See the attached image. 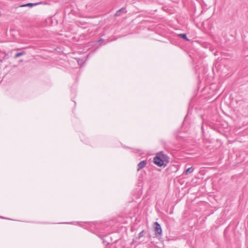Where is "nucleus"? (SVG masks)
<instances>
[{"label":"nucleus","mask_w":248,"mask_h":248,"mask_svg":"<svg viewBox=\"0 0 248 248\" xmlns=\"http://www.w3.org/2000/svg\"><path fill=\"white\" fill-rule=\"evenodd\" d=\"M193 170H194V168L192 167H191L185 170V173L186 175H188V174L191 173L193 171Z\"/></svg>","instance_id":"0eeeda50"},{"label":"nucleus","mask_w":248,"mask_h":248,"mask_svg":"<svg viewBox=\"0 0 248 248\" xmlns=\"http://www.w3.org/2000/svg\"><path fill=\"white\" fill-rule=\"evenodd\" d=\"M25 54H26V52L25 51H22V52H21L16 54L14 57H15V58L16 59V58H17L20 56H21Z\"/></svg>","instance_id":"1a4fd4ad"},{"label":"nucleus","mask_w":248,"mask_h":248,"mask_svg":"<svg viewBox=\"0 0 248 248\" xmlns=\"http://www.w3.org/2000/svg\"><path fill=\"white\" fill-rule=\"evenodd\" d=\"M178 36L185 39L186 41H189V40L187 37L186 34V33H180L178 34Z\"/></svg>","instance_id":"6e6552de"},{"label":"nucleus","mask_w":248,"mask_h":248,"mask_svg":"<svg viewBox=\"0 0 248 248\" xmlns=\"http://www.w3.org/2000/svg\"><path fill=\"white\" fill-rule=\"evenodd\" d=\"M154 231L155 235H161L162 233V229L160 225L157 222H155L154 223Z\"/></svg>","instance_id":"f03ea898"},{"label":"nucleus","mask_w":248,"mask_h":248,"mask_svg":"<svg viewBox=\"0 0 248 248\" xmlns=\"http://www.w3.org/2000/svg\"><path fill=\"white\" fill-rule=\"evenodd\" d=\"M124 12H125V13H126V11H125V9H124V8H121V9H120V10H118V11L116 12V13H115V16H121L122 12H124Z\"/></svg>","instance_id":"39448f33"},{"label":"nucleus","mask_w":248,"mask_h":248,"mask_svg":"<svg viewBox=\"0 0 248 248\" xmlns=\"http://www.w3.org/2000/svg\"><path fill=\"white\" fill-rule=\"evenodd\" d=\"M103 41V39H100L99 40V42H102Z\"/></svg>","instance_id":"9b49d317"},{"label":"nucleus","mask_w":248,"mask_h":248,"mask_svg":"<svg viewBox=\"0 0 248 248\" xmlns=\"http://www.w3.org/2000/svg\"><path fill=\"white\" fill-rule=\"evenodd\" d=\"M145 233V232L144 230L142 231L141 232H140L139 234V236L138 237H137L135 239H133V242H137V239H139L140 238H141V237H143L144 234Z\"/></svg>","instance_id":"423d86ee"},{"label":"nucleus","mask_w":248,"mask_h":248,"mask_svg":"<svg viewBox=\"0 0 248 248\" xmlns=\"http://www.w3.org/2000/svg\"><path fill=\"white\" fill-rule=\"evenodd\" d=\"M147 164V161L146 160H142L141 162H140L138 165V169L137 170L139 171L140 169L144 168Z\"/></svg>","instance_id":"7ed1b4c3"},{"label":"nucleus","mask_w":248,"mask_h":248,"mask_svg":"<svg viewBox=\"0 0 248 248\" xmlns=\"http://www.w3.org/2000/svg\"><path fill=\"white\" fill-rule=\"evenodd\" d=\"M77 62H78V64L79 65H81V64H82V63H83V60H82H82H81V59H78L77 60Z\"/></svg>","instance_id":"9d476101"},{"label":"nucleus","mask_w":248,"mask_h":248,"mask_svg":"<svg viewBox=\"0 0 248 248\" xmlns=\"http://www.w3.org/2000/svg\"><path fill=\"white\" fill-rule=\"evenodd\" d=\"M41 2H37V3H28L27 4H23L20 5V7H32L34 6H36L41 4Z\"/></svg>","instance_id":"20e7f679"},{"label":"nucleus","mask_w":248,"mask_h":248,"mask_svg":"<svg viewBox=\"0 0 248 248\" xmlns=\"http://www.w3.org/2000/svg\"><path fill=\"white\" fill-rule=\"evenodd\" d=\"M153 162L159 167L166 166L169 162V157L163 152H160L154 158Z\"/></svg>","instance_id":"f257e3e1"}]
</instances>
